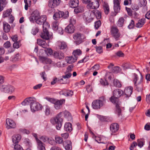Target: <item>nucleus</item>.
Listing matches in <instances>:
<instances>
[{
    "label": "nucleus",
    "instance_id": "f257e3e1",
    "mask_svg": "<svg viewBox=\"0 0 150 150\" xmlns=\"http://www.w3.org/2000/svg\"><path fill=\"white\" fill-rule=\"evenodd\" d=\"M34 99V98L31 97L27 98L22 102L21 104L24 106L30 104L31 110L33 112L42 110V105L35 101Z\"/></svg>",
    "mask_w": 150,
    "mask_h": 150
},
{
    "label": "nucleus",
    "instance_id": "f03ea898",
    "mask_svg": "<svg viewBox=\"0 0 150 150\" xmlns=\"http://www.w3.org/2000/svg\"><path fill=\"white\" fill-rule=\"evenodd\" d=\"M62 116V113L60 112L56 117H52L50 120L51 122L53 125H57L56 128L57 130H59L62 126L63 122Z\"/></svg>",
    "mask_w": 150,
    "mask_h": 150
},
{
    "label": "nucleus",
    "instance_id": "7ed1b4c3",
    "mask_svg": "<svg viewBox=\"0 0 150 150\" xmlns=\"http://www.w3.org/2000/svg\"><path fill=\"white\" fill-rule=\"evenodd\" d=\"M48 101L54 104V107L56 110H59L61 108L62 104L65 103V100L64 99L58 100L48 97L45 98Z\"/></svg>",
    "mask_w": 150,
    "mask_h": 150
},
{
    "label": "nucleus",
    "instance_id": "20e7f679",
    "mask_svg": "<svg viewBox=\"0 0 150 150\" xmlns=\"http://www.w3.org/2000/svg\"><path fill=\"white\" fill-rule=\"evenodd\" d=\"M105 100V98L102 97L100 98L99 99L93 101L92 104L93 108L95 109H100L103 105L104 102Z\"/></svg>",
    "mask_w": 150,
    "mask_h": 150
},
{
    "label": "nucleus",
    "instance_id": "39448f33",
    "mask_svg": "<svg viewBox=\"0 0 150 150\" xmlns=\"http://www.w3.org/2000/svg\"><path fill=\"white\" fill-rule=\"evenodd\" d=\"M69 16V12L67 11L65 13L63 11H56L53 16V18L54 19L57 20L59 18L63 17L66 18Z\"/></svg>",
    "mask_w": 150,
    "mask_h": 150
},
{
    "label": "nucleus",
    "instance_id": "423d86ee",
    "mask_svg": "<svg viewBox=\"0 0 150 150\" xmlns=\"http://www.w3.org/2000/svg\"><path fill=\"white\" fill-rule=\"evenodd\" d=\"M14 88L11 85H2L0 86V90L5 93L11 94L14 91Z\"/></svg>",
    "mask_w": 150,
    "mask_h": 150
},
{
    "label": "nucleus",
    "instance_id": "0eeeda50",
    "mask_svg": "<svg viewBox=\"0 0 150 150\" xmlns=\"http://www.w3.org/2000/svg\"><path fill=\"white\" fill-rule=\"evenodd\" d=\"M110 100L112 103L115 104L116 113L119 116L121 115V109L118 102V98L112 96L110 98Z\"/></svg>",
    "mask_w": 150,
    "mask_h": 150
},
{
    "label": "nucleus",
    "instance_id": "6e6552de",
    "mask_svg": "<svg viewBox=\"0 0 150 150\" xmlns=\"http://www.w3.org/2000/svg\"><path fill=\"white\" fill-rule=\"evenodd\" d=\"M73 38L74 40V42L76 45H78L82 42L83 38V35L79 33H77L73 35Z\"/></svg>",
    "mask_w": 150,
    "mask_h": 150
},
{
    "label": "nucleus",
    "instance_id": "1a4fd4ad",
    "mask_svg": "<svg viewBox=\"0 0 150 150\" xmlns=\"http://www.w3.org/2000/svg\"><path fill=\"white\" fill-rule=\"evenodd\" d=\"M118 29L117 27L114 26L112 27L111 29V32L116 40H119V38L120 35V34L118 33Z\"/></svg>",
    "mask_w": 150,
    "mask_h": 150
},
{
    "label": "nucleus",
    "instance_id": "9d476101",
    "mask_svg": "<svg viewBox=\"0 0 150 150\" xmlns=\"http://www.w3.org/2000/svg\"><path fill=\"white\" fill-rule=\"evenodd\" d=\"M6 128L8 129L14 128L16 126V123L13 120L9 118L6 120Z\"/></svg>",
    "mask_w": 150,
    "mask_h": 150
},
{
    "label": "nucleus",
    "instance_id": "9b49d317",
    "mask_svg": "<svg viewBox=\"0 0 150 150\" xmlns=\"http://www.w3.org/2000/svg\"><path fill=\"white\" fill-rule=\"evenodd\" d=\"M61 0H50L48 6L51 8H54L58 6L60 3Z\"/></svg>",
    "mask_w": 150,
    "mask_h": 150
},
{
    "label": "nucleus",
    "instance_id": "f8f14e48",
    "mask_svg": "<svg viewBox=\"0 0 150 150\" xmlns=\"http://www.w3.org/2000/svg\"><path fill=\"white\" fill-rule=\"evenodd\" d=\"M39 58L40 61L44 64H51L53 63V62L50 59L44 57L41 54L39 56Z\"/></svg>",
    "mask_w": 150,
    "mask_h": 150
},
{
    "label": "nucleus",
    "instance_id": "ddd939ff",
    "mask_svg": "<svg viewBox=\"0 0 150 150\" xmlns=\"http://www.w3.org/2000/svg\"><path fill=\"white\" fill-rule=\"evenodd\" d=\"M96 1L94 2H90L87 5V7L88 9H96L98 8L99 6V3L98 0H95Z\"/></svg>",
    "mask_w": 150,
    "mask_h": 150
},
{
    "label": "nucleus",
    "instance_id": "4468645a",
    "mask_svg": "<svg viewBox=\"0 0 150 150\" xmlns=\"http://www.w3.org/2000/svg\"><path fill=\"white\" fill-rule=\"evenodd\" d=\"M52 35L51 34H49L48 31L43 30L40 34L41 37L45 40H48L51 39Z\"/></svg>",
    "mask_w": 150,
    "mask_h": 150
},
{
    "label": "nucleus",
    "instance_id": "2eb2a0df",
    "mask_svg": "<svg viewBox=\"0 0 150 150\" xmlns=\"http://www.w3.org/2000/svg\"><path fill=\"white\" fill-rule=\"evenodd\" d=\"M78 57H76L75 56H67L65 57V59L67 63L72 64L76 61Z\"/></svg>",
    "mask_w": 150,
    "mask_h": 150
},
{
    "label": "nucleus",
    "instance_id": "dca6fc26",
    "mask_svg": "<svg viewBox=\"0 0 150 150\" xmlns=\"http://www.w3.org/2000/svg\"><path fill=\"white\" fill-rule=\"evenodd\" d=\"M124 93L123 91L120 89H117L113 91L112 96L116 98H119Z\"/></svg>",
    "mask_w": 150,
    "mask_h": 150
},
{
    "label": "nucleus",
    "instance_id": "f3484780",
    "mask_svg": "<svg viewBox=\"0 0 150 150\" xmlns=\"http://www.w3.org/2000/svg\"><path fill=\"white\" fill-rule=\"evenodd\" d=\"M121 0H113L114 10L116 13H117L120 11V7L119 2Z\"/></svg>",
    "mask_w": 150,
    "mask_h": 150
},
{
    "label": "nucleus",
    "instance_id": "a211bd4d",
    "mask_svg": "<svg viewBox=\"0 0 150 150\" xmlns=\"http://www.w3.org/2000/svg\"><path fill=\"white\" fill-rule=\"evenodd\" d=\"M21 137V136L20 134L14 135L12 137V142L13 143L17 144L20 141Z\"/></svg>",
    "mask_w": 150,
    "mask_h": 150
},
{
    "label": "nucleus",
    "instance_id": "6ab92c4d",
    "mask_svg": "<svg viewBox=\"0 0 150 150\" xmlns=\"http://www.w3.org/2000/svg\"><path fill=\"white\" fill-rule=\"evenodd\" d=\"M59 93L60 95H63L65 96H72L73 94V92L71 91L64 89L60 91Z\"/></svg>",
    "mask_w": 150,
    "mask_h": 150
},
{
    "label": "nucleus",
    "instance_id": "aec40b11",
    "mask_svg": "<svg viewBox=\"0 0 150 150\" xmlns=\"http://www.w3.org/2000/svg\"><path fill=\"white\" fill-rule=\"evenodd\" d=\"M46 20V17L45 16L43 15L40 16L36 20V23L39 25L43 24Z\"/></svg>",
    "mask_w": 150,
    "mask_h": 150
},
{
    "label": "nucleus",
    "instance_id": "412c9836",
    "mask_svg": "<svg viewBox=\"0 0 150 150\" xmlns=\"http://www.w3.org/2000/svg\"><path fill=\"white\" fill-rule=\"evenodd\" d=\"M53 55L55 58L59 59H62L64 57V53L61 51L54 52Z\"/></svg>",
    "mask_w": 150,
    "mask_h": 150
},
{
    "label": "nucleus",
    "instance_id": "4be33fe9",
    "mask_svg": "<svg viewBox=\"0 0 150 150\" xmlns=\"http://www.w3.org/2000/svg\"><path fill=\"white\" fill-rule=\"evenodd\" d=\"M133 88L132 86L126 87L125 89V95L126 97L130 96L132 92Z\"/></svg>",
    "mask_w": 150,
    "mask_h": 150
},
{
    "label": "nucleus",
    "instance_id": "5701e85b",
    "mask_svg": "<svg viewBox=\"0 0 150 150\" xmlns=\"http://www.w3.org/2000/svg\"><path fill=\"white\" fill-rule=\"evenodd\" d=\"M91 14L89 12H86L84 13L83 19L88 23L91 22L93 20V18L91 16Z\"/></svg>",
    "mask_w": 150,
    "mask_h": 150
},
{
    "label": "nucleus",
    "instance_id": "b1692460",
    "mask_svg": "<svg viewBox=\"0 0 150 150\" xmlns=\"http://www.w3.org/2000/svg\"><path fill=\"white\" fill-rule=\"evenodd\" d=\"M74 25H72V24H69L65 29V30L66 32L70 33H74Z\"/></svg>",
    "mask_w": 150,
    "mask_h": 150
},
{
    "label": "nucleus",
    "instance_id": "393cba45",
    "mask_svg": "<svg viewBox=\"0 0 150 150\" xmlns=\"http://www.w3.org/2000/svg\"><path fill=\"white\" fill-rule=\"evenodd\" d=\"M37 147L38 150H46L45 144L40 140H38L37 142Z\"/></svg>",
    "mask_w": 150,
    "mask_h": 150
},
{
    "label": "nucleus",
    "instance_id": "a878e982",
    "mask_svg": "<svg viewBox=\"0 0 150 150\" xmlns=\"http://www.w3.org/2000/svg\"><path fill=\"white\" fill-rule=\"evenodd\" d=\"M119 128V125L116 123H113L110 126V131L112 133L116 132L118 130Z\"/></svg>",
    "mask_w": 150,
    "mask_h": 150
},
{
    "label": "nucleus",
    "instance_id": "bb28decb",
    "mask_svg": "<svg viewBox=\"0 0 150 150\" xmlns=\"http://www.w3.org/2000/svg\"><path fill=\"white\" fill-rule=\"evenodd\" d=\"M79 4L78 0H70L69 5L71 7L74 8L78 6Z\"/></svg>",
    "mask_w": 150,
    "mask_h": 150
},
{
    "label": "nucleus",
    "instance_id": "cd10ccee",
    "mask_svg": "<svg viewBox=\"0 0 150 150\" xmlns=\"http://www.w3.org/2000/svg\"><path fill=\"white\" fill-rule=\"evenodd\" d=\"M38 44L44 48H46L47 47V45L45 41L41 39L37 40Z\"/></svg>",
    "mask_w": 150,
    "mask_h": 150
},
{
    "label": "nucleus",
    "instance_id": "c85d7f7f",
    "mask_svg": "<svg viewBox=\"0 0 150 150\" xmlns=\"http://www.w3.org/2000/svg\"><path fill=\"white\" fill-rule=\"evenodd\" d=\"M145 21V18H142L136 24V27L138 28L142 27L144 24Z\"/></svg>",
    "mask_w": 150,
    "mask_h": 150
},
{
    "label": "nucleus",
    "instance_id": "c756f323",
    "mask_svg": "<svg viewBox=\"0 0 150 150\" xmlns=\"http://www.w3.org/2000/svg\"><path fill=\"white\" fill-rule=\"evenodd\" d=\"M103 6L105 14H108L110 11V8L108 4L104 2L103 3Z\"/></svg>",
    "mask_w": 150,
    "mask_h": 150
},
{
    "label": "nucleus",
    "instance_id": "7c9ffc66",
    "mask_svg": "<svg viewBox=\"0 0 150 150\" xmlns=\"http://www.w3.org/2000/svg\"><path fill=\"white\" fill-rule=\"evenodd\" d=\"M42 52L43 53V54L42 55H51L52 54L53 52L52 50L50 48H45L44 50H42Z\"/></svg>",
    "mask_w": 150,
    "mask_h": 150
},
{
    "label": "nucleus",
    "instance_id": "2f4dec72",
    "mask_svg": "<svg viewBox=\"0 0 150 150\" xmlns=\"http://www.w3.org/2000/svg\"><path fill=\"white\" fill-rule=\"evenodd\" d=\"M3 29L5 32L8 33L11 28L10 25L7 23L4 22L3 23Z\"/></svg>",
    "mask_w": 150,
    "mask_h": 150
},
{
    "label": "nucleus",
    "instance_id": "473e14b6",
    "mask_svg": "<svg viewBox=\"0 0 150 150\" xmlns=\"http://www.w3.org/2000/svg\"><path fill=\"white\" fill-rule=\"evenodd\" d=\"M64 129L67 132H71L72 130L71 124L69 122L66 123L64 125Z\"/></svg>",
    "mask_w": 150,
    "mask_h": 150
},
{
    "label": "nucleus",
    "instance_id": "72a5a7b5",
    "mask_svg": "<svg viewBox=\"0 0 150 150\" xmlns=\"http://www.w3.org/2000/svg\"><path fill=\"white\" fill-rule=\"evenodd\" d=\"M44 112L46 115H49L51 113L50 107L47 105H46L44 109Z\"/></svg>",
    "mask_w": 150,
    "mask_h": 150
},
{
    "label": "nucleus",
    "instance_id": "f704fd0d",
    "mask_svg": "<svg viewBox=\"0 0 150 150\" xmlns=\"http://www.w3.org/2000/svg\"><path fill=\"white\" fill-rule=\"evenodd\" d=\"M58 45L59 49L60 50L65 49L67 47V45L64 42H59L58 43Z\"/></svg>",
    "mask_w": 150,
    "mask_h": 150
},
{
    "label": "nucleus",
    "instance_id": "c9c22d12",
    "mask_svg": "<svg viewBox=\"0 0 150 150\" xmlns=\"http://www.w3.org/2000/svg\"><path fill=\"white\" fill-rule=\"evenodd\" d=\"M93 14L96 16L97 19H99L101 18V13L99 11L97 10H93Z\"/></svg>",
    "mask_w": 150,
    "mask_h": 150
},
{
    "label": "nucleus",
    "instance_id": "e433bc0d",
    "mask_svg": "<svg viewBox=\"0 0 150 150\" xmlns=\"http://www.w3.org/2000/svg\"><path fill=\"white\" fill-rule=\"evenodd\" d=\"M66 145L65 146V149L66 150H71L72 146L71 142L69 140H67L66 141Z\"/></svg>",
    "mask_w": 150,
    "mask_h": 150
},
{
    "label": "nucleus",
    "instance_id": "4c0bfd02",
    "mask_svg": "<svg viewBox=\"0 0 150 150\" xmlns=\"http://www.w3.org/2000/svg\"><path fill=\"white\" fill-rule=\"evenodd\" d=\"M124 19L122 17L120 18L117 22V25L120 27H122L124 25Z\"/></svg>",
    "mask_w": 150,
    "mask_h": 150
},
{
    "label": "nucleus",
    "instance_id": "58836bf2",
    "mask_svg": "<svg viewBox=\"0 0 150 150\" xmlns=\"http://www.w3.org/2000/svg\"><path fill=\"white\" fill-rule=\"evenodd\" d=\"M55 139L56 142L57 144H62L63 142V138L58 136H56Z\"/></svg>",
    "mask_w": 150,
    "mask_h": 150
},
{
    "label": "nucleus",
    "instance_id": "ea45409f",
    "mask_svg": "<svg viewBox=\"0 0 150 150\" xmlns=\"http://www.w3.org/2000/svg\"><path fill=\"white\" fill-rule=\"evenodd\" d=\"M57 81H59V82L62 83L66 84V83H67V82H64L63 79H57V78H56L54 79L51 82V83L52 85H54L57 82Z\"/></svg>",
    "mask_w": 150,
    "mask_h": 150
},
{
    "label": "nucleus",
    "instance_id": "a19ab883",
    "mask_svg": "<svg viewBox=\"0 0 150 150\" xmlns=\"http://www.w3.org/2000/svg\"><path fill=\"white\" fill-rule=\"evenodd\" d=\"M144 144V141L142 139H139L137 140V145L140 148L143 146Z\"/></svg>",
    "mask_w": 150,
    "mask_h": 150
},
{
    "label": "nucleus",
    "instance_id": "79ce46f5",
    "mask_svg": "<svg viewBox=\"0 0 150 150\" xmlns=\"http://www.w3.org/2000/svg\"><path fill=\"white\" fill-rule=\"evenodd\" d=\"M82 53L80 49H76L73 51L72 54L74 56L76 57H78V56H79Z\"/></svg>",
    "mask_w": 150,
    "mask_h": 150
},
{
    "label": "nucleus",
    "instance_id": "37998d69",
    "mask_svg": "<svg viewBox=\"0 0 150 150\" xmlns=\"http://www.w3.org/2000/svg\"><path fill=\"white\" fill-rule=\"evenodd\" d=\"M76 7L74 9V12L76 13L81 12L83 11V7L82 6H78Z\"/></svg>",
    "mask_w": 150,
    "mask_h": 150
},
{
    "label": "nucleus",
    "instance_id": "c03bdc74",
    "mask_svg": "<svg viewBox=\"0 0 150 150\" xmlns=\"http://www.w3.org/2000/svg\"><path fill=\"white\" fill-rule=\"evenodd\" d=\"M32 15L33 17L36 18V20L40 17L39 12L37 10H35L32 13Z\"/></svg>",
    "mask_w": 150,
    "mask_h": 150
},
{
    "label": "nucleus",
    "instance_id": "a18cd8bd",
    "mask_svg": "<svg viewBox=\"0 0 150 150\" xmlns=\"http://www.w3.org/2000/svg\"><path fill=\"white\" fill-rule=\"evenodd\" d=\"M50 27L49 24L46 21L43 24V30L48 31V29Z\"/></svg>",
    "mask_w": 150,
    "mask_h": 150
},
{
    "label": "nucleus",
    "instance_id": "49530a36",
    "mask_svg": "<svg viewBox=\"0 0 150 150\" xmlns=\"http://www.w3.org/2000/svg\"><path fill=\"white\" fill-rule=\"evenodd\" d=\"M12 10L11 9L7 10L3 13V17H6L9 16L11 14Z\"/></svg>",
    "mask_w": 150,
    "mask_h": 150
},
{
    "label": "nucleus",
    "instance_id": "de8ad7c7",
    "mask_svg": "<svg viewBox=\"0 0 150 150\" xmlns=\"http://www.w3.org/2000/svg\"><path fill=\"white\" fill-rule=\"evenodd\" d=\"M114 85L117 87H120L121 86V84L119 81L117 79H115L113 81Z\"/></svg>",
    "mask_w": 150,
    "mask_h": 150
},
{
    "label": "nucleus",
    "instance_id": "09e8293b",
    "mask_svg": "<svg viewBox=\"0 0 150 150\" xmlns=\"http://www.w3.org/2000/svg\"><path fill=\"white\" fill-rule=\"evenodd\" d=\"M64 116L68 119H70L71 118V115L70 113L68 111H65L64 112Z\"/></svg>",
    "mask_w": 150,
    "mask_h": 150
},
{
    "label": "nucleus",
    "instance_id": "8fccbe9b",
    "mask_svg": "<svg viewBox=\"0 0 150 150\" xmlns=\"http://www.w3.org/2000/svg\"><path fill=\"white\" fill-rule=\"evenodd\" d=\"M99 81L100 83L103 86H105L108 85V81L105 80H103L101 79H100Z\"/></svg>",
    "mask_w": 150,
    "mask_h": 150
},
{
    "label": "nucleus",
    "instance_id": "3c124183",
    "mask_svg": "<svg viewBox=\"0 0 150 150\" xmlns=\"http://www.w3.org/2000/svg\"><path fill=\"white\" fill-rule=\"evenodd\" d=\"M71 74L70 73H69L66 74L65 75L63 76H62V77L64 79H67L66 80L67 81H66V82H67V83H66V84L68 82V81H69L67 79L68 78H69L70 77H71Z\"/></svg>",
    "mask_w": 150,
    "mask_h": 150
},
{
    "label": "nucleus",
    "instance_id": "603ef678",
    "mask_svg": "<svg viewBox=\"0 0 150 150\" xmlns=\"http://www.w3.org/2000/svg\"><path fill=\"white\" fill-rule=\"evenodd\" d=\"M111 71L114 73H117L120 71V69L118 67H115L113 68L112 69Z\"/></svg>",
    "mask_w": 150,
    "mask_h": 150
},
{
    "label": "nucleus",
    "instance_id": "864d4df0",
    "mask_svg": "<svg viewBox=\"0 0 150 150\" xmlns=\"http://www.w3.org/2000/svg\"><path fill=\"white\" fill-rule=\"evenodd\" d=\"M58 24L57 22L55 21L52 23V28L54 30H57L58 29Z\"/></svg>",
    "mask_w": 150,
    "mask_h": 150
},
{
    "label": "nucleus",
    "instance_id": "5fc2aeb1",
    "mask_svg": "<svg viewBox=\"0 0 150 150\" xmlns=\"http://www.w3.org/2000/svg\"><path fill=\"white\" fill-rule=\"evenodd\" d=\"M139 80L138 76L136 74H134V82L135 86L136 88L138 87V84L137 83V82Z\"/></svg>",
    "mask_w": 150,
    "mask_h": 150
},
{
    "label": "nucleus",
    "instance_id": "6e6d98bb",
    "mask_svg": "<svg viewBox=\"0 0 150 150\" xmlns=\"http://www.w3.org/2000/svg\"><path fill=\"white\" fill-rule=\"evenodd\" d=\"M102 138L100 137H96L95 139V141L97 142L98 143L105 144L106 142L105 141H101Z\"/></svg>",
    "mask_w": 150,
    "mask_h": 150
},
{
    "label": "nucleus",
    "instance_id": "4d7b16f0",
    "mask_svg": "<svg viewBox=\"0 0 150 150\" xmlns=\"http://www.w3.org/2000/svg\"><path fill=\"white\" fill-rule=\"evenodd\" d=\"M20 41L15 42L13 44V47L15 48H18L21 46Z\"/></svg>",
    "mask_w": 150,
    "mask_h": 150
},
{
    "label": "nucleus",
    "instance_id": "13d9d810",
    "mask_svg": "<svg viewBox=\"0 0 150 150\" xmlns=\"http://www.w3.org/2000/svg\"><path fill=\"white\" fill-rule=\"evenodd\" d=\"M96 52L99 54L103 52V48L101 46H96L95 47Z\"/></svg>",
    "mask_w": 150,
    "mask_h": 150
},
{
    "label": "nucleus",
    "instance_id": "bf43d9fd",
    "mask_svg": "<svg viewBox=\"0 0 150 150\" xmlns=\"http://www.w3.org/2000/svg\"><path fill=\"white\" fill-rule=\"evenodd\" d=\"M142 77L141 76V77L140 79H139V80L137 82V83L138 84V87L137 88H137L139 89V88H141L142 86L141 85H140V84L142 81Z\"/></svg>",
    "mask_w": 150,
    "mask_h": 150
},
{
    "label": "nucleus",
    "instance_id": "052dcab7",
    "mask_svg": "<svg viewBox=\"0 0 150 150\" xmlns=\"http://www.w3.org/2000/svg\"><path fill=\"white\" fill-rule=\"evenodd\" d=\"M137 145V143L136 142H133L130 147V150H133L134 148L136 147Z\"/></svg>",
    "mask_w": 150,
    "mask_h": 150
},
{
    "label": "nucleus",
    "instance_id": "680f3d73",
    "mask_svg": "<svg viewBox=\"0 0 150 150\" xmlns=\"http://www.w3.org/2000/svg\"><path fill=\"white\" fill-rule=\"evenodd\" d=\"M101 25V22L100 21L98 20L95 23V27L96 29H98Z\"/></svg>",
    "mask_w": 150,
    "mask_h": 150
},
{
    "label": "nucleus",
    "instance_id": "e2e57ef3",
    "mask_svg": "<svg viewBox=\"0 0 150 150\" xmlns=\"http://www.w3.org/2000/svg\"><path fill=\"white\" fill-rule=\"evenodd\" d=\"M14 150H23V149L19 145L17 144L14 145Z\"/></svg>",
    "mask_w": 150,
    "mask_h": 150
},
{
    "label": "nucleus",
    "instance_id": "0e129e2a",
    "mask_svg": "<svg viewBox=\"0 0 150 150\" xmlns=\"http://www.w3.org/2000/svg\"><path fill=\"white\" fill-rule=\"evenodd\" d=\"M40 139L42 140L43 142H45L46 141L48 140L49 138L47 137L44 136L40 137Z\"/></svg>",
    "mask_w": 150,
    "mask_h": 150
},
{
    "label": "nucleus",
    "instance_id": "69168bd1",
    "mask_svg": "<svg viewBox=\"0 0 150 150\" xmlns=\"http://www.w3.org/2000/svg\"><path fill=\"white\" fill-rule=\"evenodd\" d=\"M11 44L10 42L8 41H7L5 42L4 44V47L6 48H8L9 47L11 46Z\"/></svg>",
    "mask_w": 150,
    "mask_h": 150
},
{
    "label": "nucleus",
    "instance_id": "338daca9",
    "mask_svg": "<svg viewBox=\"0 0 150 150\" xmlns=\"http://www.w3.org/2000/svg\"><path fill=\"white\" fill-rule=\"evenodd\" d=\"M134 21L132 20L130 23L128 25V28L129 29H132L134 28Z\"/></svg>",
    "mask_w": 150,
    "mask_h": 150
},
{
    "label": "nucleus",
    "instance_id": "774afa93",
    "mask_svg": "<svg viewBox=\"0 0 150 150\" xmlns=\"http://www.w3.org/2000/svg\"><path fill=\"white\" fill-rule=\"evenodd\" d=\"M145 17L147 19H150V11H148L145 15Z\"/></svg>",
    "mask_w": 150,
    "mask_h": 150
}]
</instances>
